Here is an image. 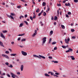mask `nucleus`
Here are the masks:
<instances>
[{"label": "nucleus", "instance_id": "obj_3", "mask_svg": "<svg viewBox=\"0 0 78 78\" xmlns=\"http://www.w3.org/2000/svg\"><path fill=\"white\" fill-rule=\"evenodd\" d=\"M70 40V39L69 38H68L67 39H65V43H66V44H69V42Z\"/></svg>", "mask_w": 78, "mask_h": 78}, {"label": "nucleus", "instance_id": "obj_53", "mask_svg": "<svg viewBox=\"0 0 78 78\" xmlns=\"http://www.w3.org/2000/svg\"><path fill=\"white\" fill-rule=\"evenodd\" d=\"M24 17L26 18L28 17V16L27 14H26L24 16Z\"/></svg>", "mask_w": 78, "mask_h": 78}, {"label": "nucleus", "instance_id": "obj_44", "mask_svg": "<svg viewBox=\"0 0 78 78\" xmlns=\"http://www.w3.org/2000/svg\"><path fill=\"white\" fill-rule=\"evenodd\" d=\"M2 56H3V57H5V56H6V55H5L4 54H2Z\"/></svg>", "mask_w": 78, "mask_h": 78}, {"label": "nucleus", "instance_id": "obj_59", "mask_svg": "<svg viewBox=\"0 0 78 78\" xmlns=\"http://www.w3.org/2000/svg\"><path fill=\"white\" fill-rule=\"evenodd\" d=\"M17 74L18 75H20V72H18V73H17Z\"/></svg>", "mask_w": 78, "mask_h": 78}, {"label": "nucleus", "instance_id": "obj_37", "mask_svg": "<svg viewBox=\"0 0 78 78\" xmlns=\"http://www.w3.org/2000/svg\"><path fill=\"white\" fill-rule=\"evenodd\" d=\"M71 12H68V14L69 15H70L71 14Z\"/></svg>", "mask_w": 78, "mask_h": 78}, {"label": "nucleus", "instance_id": "obj_2", "mask_svg": "<svg viewBox=\"0 0 78 78\" xmlns=\"http://www.w3.org/2000/svg\"><path fill=\"white\" fill-rule=\"evenodd\" d=\"M47 39L46 37H44L42 39V45L44 44V43H45V42L46 41V39Z\"/></svg>", "mask_w": 78, "mask_h": 78}, {"label": "nucleus", "instance_id": "obj_17", "mask_svg": "<svg viewBox=\"0 0 78 78\" xmlns=\"http://www.w3.org/2000/svg\"><path fill=\"white\" fill-rule=\"evenodd\" d=\"M43 15L44 16H45L46 15V13L45 12H43Z\"/></svg>", "mask_w": 78, "mask_h": 78}, {"label": "nucleus", "instance_id": "obj_45", "mask_svg": "<svg viewBox=\"0 0 78 78\" xmlns=\"http://www.w3.org/2000/svg\"><path fill=\"white\" fill-rule=\"evenodd\" d=\"M51 39L50 38V40H49V43H51Z\"/></svg>", "mask_w": 78, "mask_h": 78}, {"label": "nucleus", "instance_id": "obj_22", "mask_svg": "<svg viewBox=\"0 0 78 78\" xmlns=\"http://www.w3.org/2000/svg\"><path fill=\"white\" fill-rule=\"evenodd\" d=\"M30 20H32L33 21V18L32 16H30Z\"/></svg>", "mask_w": 78, "mask_h": 78}, {"label": "nucleus", "instance_id": "obj_49", "mask_svg": "<svg viewBox=\"0 0 78 78\" xmlns=\"http://www.w3.org/2000/svg\"><path fill=\"white\" fill-rule=\"evenodd\" d=\"M54 19V17L53 16H51V20H53Z\"/></svg>", "mask_w": 78, "mask_h": 78}, {"label": "nucleus", "instance_id": "obj_23", "mask_svg": "<svg viewBox=\"0 0 78 78\" xmlns=\"http://www.w3.org/2000/svg\"><path fill=\"white\" fill-rule=\"evenodd\" d=\"M23 26V23H21L20 24V26H19V27H22V26Z\"/></svg>", "mask_w": 78, "mask_h": 78}, {"label": "nucleus", "instance_id": "obj_7", "mask_svg": "<svg viewBox=\"0 0 78 78\" xmlns=\"http://www.w3.org/2000/svg\"><path fill=\"white\" fill-rule=\"evenodd\" d=\"M0 44L1 46L3 47H4V46L3 45L2 42L0 41Z\"/></svg>", "mask_w": 78, "mask_h": 78}, {"label": "nucleus", "instance_id": "obj_60", "mask_svg": "<svg viewBox=\"0 0 78 78\" xmlns=\"http://www.w3.org/2000/svg\"><path fill=\"white\" fill-rule=\"evenodd\" d=\"M20 38H18L17 41H20Z\"/></svg>", "mask_w": 78, "mask_h": 78}, {"label": "nucleus", "instance_id": "obj_38", "mask_svg": "<svg viewBox=\"0 0 78 78\" xmlns=\"http://www.w3.org/2000/svg\"><path fill=\"white\" fill-rule=\"evenodd\" d=\"M26 41V39H23L21 40L22 41Z\"/></svg>", "mask_w": 78, "mask_h": 78}, {"label": "nucleus", "instance_id": "obj_15", "mask_svg": "<svg viewBox=\"0 0 78 78\" xmlns=\"http://www.w3.org/2000/svg\"><path fill=\"white\" fill-rule=\"evenodd\" d=\"M44 75L45 76H50V75L48 74L45 73L44 74Z\"/></svg>", "mask_w": 78, "mask_h": 78}, {"label": "nucleus", "instance_id": "obj_33", "mask_svg": "<svg viewBox=\"0 0 78 78\" xmlns=\"http://www.w3.org/2000/svg\"><path fill=\"white\" fill-rule=\"evenodd\" d=\"M20 8H21V6H17V8L18 9H20Z\"/></svg>", "mask_w": 78, "mask_h": 78}, {"label": "nucleus", "instance_id": "obj_10", "mask_svg": "<svg viewBox=\"0 0 78 78\" xmlns=\"http://www.w3.org/2000/svg\"><path fill=\"white\" fill-rule=\"evenodd\" d=\"M16 54H12L10 55L11 56H15L16 55Z\"/></svg>", "mask_w": 78, "mask_h": 78}, {"label": "nucleus", "instance_id": "obj_64", "mask_svg": "<svg viewBox=\"0 0 78 78\" xmlns=\"http://www.w3.org/2000/svg\"><path fill=\"white\" fill-rule=\"evenodd\" d=\"M65 5L67 6H68V4L66 3Z\"/></svg>", "mask_w": 78, "mask_h": 78}, {"label": "nucleus", "instance_id": "obj_5", "mask_svg": "<svg viewBox=\"0 0 78 78\" xmlns=\"http://www.w3.org/2000/svg\"><path fill=\"white\" fill-rule=\"evenodd\" d=\"M22 55L24 56H27V52H24L23 51H22Z\"/></svg>", "mask_w": 78, "mask_h": 78}, {"label": "nucleus", "instance_id": "obj_13", "mask_svg": "<svg viewBox=\"0 0 78 78\" xmlns=\"http://www.w3.org/2000/svg\"><path fill=\"white\" fill-rule=\"evenodd\" d=\"M40 11V9L38 8L36 10V12L37 13H38Z\"/></svg>", "mask_w": 78, "mask_h": 78}, {"label": "nucleus", "instance_id": "obj_57", "mask_svg": "<svg viewBox=\"0 0 78 78\" xmlns=\"http://www.w3.org/2000/svg\"><path fill=\"white\" fill-rule=\"evenodd\" d=\"M7 17H8L10 18V16H9V15H7Z\"/></svg>", "mask_w": 78, "mask_h": 78}, {"label": "nucleus", "instance_id": "obj_62", "mask_svg": "<svg viewBox=\"0 0 78 78\" xmlns=\"http://www.w3.org/2000/svg\"><path fill=\"white\" fill-rule=\"evenodd\" d=\"M11 44H14V42H11Z\"/></svg>", "mask_w": 78, "mask_h": 78}, {"label": "nucleus", "instance_id": "obj_28", "mask_svg": "<svg viewBox=\"0 0 78 78\" xmlns=\"http://www.w3.org/2000/svg\"><path fill=\"white\" fill-rule=\"evenodd\" d=\"M24 22L26 23L27 25H28V23L27 21H24Z\"/></svg>", "mask_w": 78, "mask_h": 78}, {"label": "nucleus", "instance_id": "obj_36", "mask_svg": "<svg viewBox=\"0 0 78 78\" xmlns=\"http://www.w3.org/2000/svg\"><path fill=\"white\" fill-rule=\"evenodd\" d=\"M71 31L72 32H74L75 31V30L73 29H72L71 30Z\"/></svg>", "mask_w": 78, "mask_h": 78}, {"label": "nucleus", "instance_id": "obj_4", "mask_svg": "<svg viewBox=\"0 0 78 78\" xmlns=\"http://www.w3.org/2000/svg\"><path fill=\"white\" fill-rule=\"evenodd\" d=\"M10 74L12 76V77L13 78H15V77H17V76L16 75L14 74V73H10Z\"/></svg>", "mask_w": 78, "mask_h": 78}, {"label": "nucleus", "instance_id": "obj_18", "mask_svg": "<svg viewBox=\"0 0 78 78\" xmlns=\"http://www.w3.org/2000/svg\"><path fill=\"white\" fill-rule=\"evenodd\" d=\"M37 34V33H34V34L33 35H32V37H34Z\"/></svg>", "mask_w": 78, "mask_h": 78}, {"label": "nucleus", "instance_id": "obj_58", "mask_svg": "<svg viewBox=\"0 0 78 78\" xmlns=\"http://www.w3.org/2000/svg\"><path fill=\"white\" fill-rule=\"evenodd\" d=\"M44 12V10H42L41 11V12H40L41 14L43 13Z\"/></svg>", "mask_w": 78, "mask_h": 78}, {"label": "nucleus", "instance_id": "obj_51", "mask_svg": "<svg viewBox=\"0 0 78 78\" xmlns=\"http://www.w3.org/2000/svg\"><path fill=\"white\" fill-rule=\"evenodd\" d=\"M54 76H56V77H58V75H56L54 74Z\"/></svg>", "mask_w": 78, "mask_h": 78}, {"label": "nucleus", "instance_id": "obj_21", "mask_svg": "<svg viewBox=\"0 0 78 78\" xmlns=\"http://www.w3.org/2000/svg\"><path fill=\"white\" fill-rule=\"evenodd\" d=\"M56 43V41H53V42H52V44H55Z\"/></svg>", "mask_w": 78, "mask_h": 78}, {"label": "nucleus", "instance_id": "obj_40", "mask_svg": "<svg viewBox=\"0 0 78 78\" xmlns=\"http://www.w3.org/2000/svg\"><path fill=\"white\" fill-rule=\"evenodd\" d=\"M48 58L50 59H52L53 58L51 56H48Z\"/></svg>", "mask_w": 78, "mask_h": 78}, {"label": "nucleus", "instance_id": "obj_14", "mask_svg": "<svg viewBox=\"0 0 78 78\" xmlns=\"http://www.w3.org/2000/svg\"><path fill=\"white\" fill-rule=\"evenodd\" d=\"M58 19V17H57V16H54V20H57V19Z\"/></svg>", "mask_w": 78, "mask_h": 78}, {"label": "nucleus", "instance_id": "obj_6", "mask_svg": "<svg viewBox=\"0 0 78 78\" xmlns=\"http://www.w3.org/2000/svg\"><path fill=\"white\" fill-rule=\"evenodd\" d=\"M23 65H21V68H20L21 70V71H23Z\"/></svg>", "mask_w": 78, "mask_h": 78}, {"label": "nucleus", "instance_id": "obj_25", "mask_svg": "<svg viewBox=\"0 0 78 78\" xmlns=\"http://www.w3.org/2000/svg\"><path fill=\"white\" fill-rule=\"evenodd\" d=\"M57 6H61V4H57Z\"/></svg>", "mask_w": 78, "mask_h": 78}, {"label": "nucleus", "instance_id": "obj_26", "mask_svg": "<svg viewBox=\"0 0 78 78\" xmlns=\"http://www.w3.org/2000/svg\"><path fill=\"white\" fill-rule=\"evenodd\" d=\"M69 51H73V49H72V48H69Z\"/></svg>", "mask_w": 78, "mask_h": 78}, {"label": "nucleus", "instance_id": "obj_31", "mask_svg": "<svg viewBox=\"0 0 78 78\" xmlns=\"http://www.w3.org/2000/svg\"><path fill=\"white\" fill-rule=\"evenodd\" d=\"M53 34V31L51 30L50 31V34L51 35Z\"/></svg>", "mask_w": 78, "mask_h": 78}, {"label": "nucleus", "instance_id": "obj_48", "mask_svg": "<svg viewBox=\"0 0 78 78\" xmlns=\"http://www.w3.org/2000/svg\"><path fill=\"white\" fill-rule=\"evenodd\" d=\"M41 26H43L44 25L43 23L41 21Z\"/></svg>", "mask_w": 78, "mask_h": 78}, {"label": "nucleus", "instance_id": "obj_42", "mask_svg": "<svg viewBox=\"0 0 78 78\" xmlns=\"http://www.w3.org/2000/svg\"><path fill=\"white\" fill-rule=\"evenodd\" d=\"M70 52L69 50H67V51H66V53H68V52Z\"/></svg>", "mask_w": 78, "mask_h": 78}, {"label": "nucleus", "instance_id": "obj_61", "mask_svg": "<svg viewBox=\"0 0 78 78\" xmlns=\"http://www.w3.org/2000/svg\"><path fill=\"white\" fill-rule=\"evenodd\" d=\"M55 74H56V75H59V74L58 73H55Z\"/></svg>", "mask_w": 78, "mask_h": 78}, {"label": "nucleus", "instance_id": "obj_11", "mask_svg": "<svg viewBox=\"0 0 78 78\" xmlns=\"http://www.w3.org/2000/svg\"><path fill=\"white\" fill-rule=\"evenodd\" d=\"M25 35V34L24 33H23V34H19L18 35V36H23Z\"/></svg>", "mask_w": 78, "mask_h": 78}, {"label": "nucleus", "instance_id": "obj_34", "mask_svg": "<svg viewBox=\"0 0 78 78\" xmlns=\"http://www.w3.org/2000/svg\"><path fill=\"white\" fill-rule=\"evenodd\" d=\"M57 49V48L56 47H54V50H56Z\"/></svg>", "mask_w": 78, "mask_h": 78}, {"label": "nucleus", "instance_id": "obj_56", "mask_svg": "<svg viewBox=\"0 0 78 78\" xmlns=\"http://www.w3.org/2000/svg\"><path fill=\"white\" fill-rule=\"evenodd\" d=\"M66 16L67 18H69V16L68 15H66Z\"/></svg>", "mask_w": 78, "mask_h": 78}, {"label": "nucleus", "instance_id": "obj_63", "mask_svg": "<svg viewBox=\"0 0 78 78\" xmlns=\"http://www.w3.org/2000/svg\"><path fill=\"white\" fill-rule=\"evenodd\" d=\"M66 2V1L65 0H64L63 2H62L63 3H65V2Z\"/></svg>", "mask_w": 78, "mask_h": 78}, {"label": "nucleus", "instance_id": "obj_27", "mask_svg": "<svg viewBox=\"0 0 78 78\" xmlns=\"http://www.w3.org/2000/svg\"><path fill=\"white\" fill-rule=\"evenodd\" d=\"M5 53L7 54H8V53H9V52L8 51H7L5 52Z\"/></svg>", "mask_w": 78, "mask_h": 78}, {"label": "nucleus", "instance_id": "obj_19", "mask_svg": "<svg viewBox=\"0 0 78 78\" xmlns=\"http://www.w3.org/2000/svg\"><path fill=\"white\" fill-rule=\"evenodd\" d=\"M61 26L62 28L63 29H64L65 28V26L64 25H62Z\"/></svg>", "mask_w": 78, "mask_h": 78}, {"label": "nucleus", "instance_id": "obj_20", "mask_svg": "<svg viewBox=\"0 0 78 78\" xmlns=\"http://www.w3.org/2000/svg\"><path fill=\"white\" fill-rule=\"evenodd\" d=\"M5 57L6 58H7L8 59H9V57L8 56V55H6Z\"/></svg>", "mask_w": 78, "mask_h": 78}, {"label": "nucleus", "instance_id": "obj_32", "mask_svg": "<svg viewBox=\"0 0 78 78\" xmlns=\"http://www.w3.org/2000/svg\"><path fill=\"white\" fill-rule=\"evenodd\" d=\"M10 17L12 19H14V18H13V17L12 16L10 15Z\"/></svg>", "mask_w": 78, "mask_h": 78}, {"label": "nucleus", "instance_id": "obj_52", "mask_svg": "<svg viewBox=\"0 0 78 78\" xmlns=\"http://www.w3.org/2000/svg\"><path fill=\"white\" fill-rule=\"evenodd\" d=\"M51 76H52L54 75V73L51 72Z\"/></svg>", "mask_w": 78, "mask_h": 78}, {"label": "nucleus", "instance_id": "obj_54", "mask_svg": "<svg viewBox=\"0 0 78 78\" xmlns=\"http://www.w3.org/2000/svg\"><path fill=\"white\" fill-rule=\"evenodd\" d=\"M7 76H8V77H10V76L9 75V74H7Z\"/></svg>", "mask_w": 78, "mask_h": 78}, {"label": "nucleus", "instance_id": "obj_35", "mask_svg": "<svg viewBox=\"0 0 78 78\" xmlns=\"http://www.w3.org/2000/svg\"><path fill=\"white\" fill-rule=\"evenodd\" d=\"M62 47L63 48H66V46H64V45L62 46Z\"/></svg>", "mask_w": 78, "mask_h": 78}, {"label": "nucleus", "instance_id": "obj_24", "mask_svg": "<svg viewBox=\"0 0 78 78\" xmlns=\"http://www.w3.org/2000/svg\"><path fill=\"white\" fill-rule=\"evenodd\" d=\"M3 33H6L7 32V30H3Z\"/></svg>", "mask_w": 78, "mask_h": 78}, {"label": "nucleus", "instance_id": "obj_16", "mask_svg": "<svg viewBox=\"0 0 78 78\" xmlns=\"http://www.w3.org/2000/svg\"><path fill=\"white\" fill-rule=\"evenodd\" d=\"M7 66H9V67H11V68L13 67V66L12 65H10V66H9V65H8Z\"/></svg>", "mask_w": 78, "mask_h": 78}, {"label": "nucleus", "instance_id": "obj_46", "mask_svg": "<svg viewBox=\"0 0 78 78\" xmlns=\"http://www.w3.org/2000/svg\"><path fill=\"white\" fill-rule=\"evenodd\" d=\"M54 63H58V62L57 61H54Z\"/></svg>", "mask_w": 78, "mask_h": 78}, {"label": "nucleus", "instance_id": "obj_1", "mask_svg": "<svg viewBox=\"0 0 78 78\" xmlns=\"http://www.w3.org/2000/svg\"><path fill=\"white\" fill-rule=\"evenodd\" d=\"M39 56L36 55H33V56L35 57H37V58H38L41 59V58H42L43 59H45V57L42 55H39Z\"/></svg>", "mask_w": 78, "mask_h": 78}, {"label": "nucleus", "instance_id": "obj_30", "mask_svg": "<svg viewBox=\"0 0 78 78\" xmlns=\"http://www.w3.org/2000/svg\"><path fill=\"white\" fill-rule=\"evenodd\" d=\"M74 2H75L76 3H77L78 2V0H74Z\"/></svg>", "mask_w": 78, "mask_h": 78}, {"label": "nucleus", "instance_id": "obj_55", "mask_svg": "<svg viewBox=\"0 0 78 78\" xmlns=\"http://www.w3.org/2000/svg\"><path fill=\"white\" fill-rule=\"evenodd\" d=\"M41 14H42L41 13H40L39 14H38V16H40Z\"/></svg>", "mask_w": 78, "mask_h": 78}, {"label": "nucleus", "instance_id": "obj_39", "mask_svg": "<svg viewBox=\"0 0 78 78\" xmlns=\"http://www.w3.org/2000/svg\"><path fill=\"white\" fill-rule=\"evenodd\" d=\"M72 39H76V37H75V36H73L72 37Z\"/></svg>", "mask_w": 78, "mask_h": 78}, {"label": "nucleus", "instance_id": "obj_9", "mask_svg": "<svg viewBox=\"0 0 78 78\" xmlns=\"http://www.w3.org/2000/svg\"><path fill=\"white\" fill-rule=\"evenodd\" d=\"M70 58H72V59L73 60H75V58L73 56H70Z\"/></svg>", "mask_w": 78, "mask_h": 78}, {"label": "nucleus", "instance_id": "obj_8", "mask_svg": "<svg viewBox=\"0 0 78 78\" xmlns=\"http://www.w3.org/2000/svg\"><path fill=\"white\" fill-rule=\"evenodd\" d=\"M1 37H2V38H4V39L5 38L3 34H2V33L1 34Z\"/></svg>", "mask_w": 78, "mask_h": 78}, {"label": "nucleus", "instance_id": "obj_29", "mask_svg": "<svg viewBox=\"0 0 78 78\" xmlns=\"http://www.w3.org/2000/svg\"><path fill=\"white\" fill-rule=\"evenodd\" d=\"M11 15L12 16H14L15 15V14L14 13H11Z\"/></svg>", "mask_w": 78, "mask_h": 78}, {"label": "nucleus", "instance_id": "obj_43", "mask_svg": "<svg viewBox=\"0 0 78 78\" xmlns=\"http://www.w3.org/2000/svg\"><path fill=\"white\" fill-rule=\"evenodd\" d=\"M5 64L7 66H8L9 64V63L8 62H6V63H5Z\"/></svg>", "mask_w": 78, "mask_h": 78}, {"label": "nucleus", "instance_id": "obj_41", "mask_svg": "<svg viewBox=\"0 0 78 78\" xmlns=\"http://www.w3.org/2000/svg\"><path fill=\"white\" fill-rule=\"evenodd\" d=\"M36 16L33 15V19H35L36 18Z\"/></svg>", "mask_w": 78, "mask_h": 78}, {"label": "nucleus", "instance_id": "obj_47", "mask_svg": "<svg viewBox=\"0 0 78 78\" xmlns=\"http://www.w3.org/2000/svg\"><path fill=\"white\" fill-rule=\"evenodd\" d=\"M68 6H69V7L70 6V4L69 3H68Z\"/></svg>", "mask_w": 78, "mask_h": 78}, {"label": "nucleus", "instance_id": "obj_12", "mask_svg": "<svg viewBox=\"0 0 78 78\" xmlns=\"http://www.w3.org/2000/svg\"><path fill=\"white\" fill-rule=\"evenodd\" d=\"M46 5V3L45 2H43L42 3V5L43 6H45Z\"/></svg>", "mask_w": 78, "mask_h": 78}, {"label": "nucleus", "instance_id": "obj_50", "mask_svg": "<svg viewBox=\"0 0 78 78\" xmlns=\"http://www.w3.org/2000/svg\"><path fill=\"white\" fill-rule=\"evenodd\" d=\"M57 13L58 14V15H59V11L58 10H57Z\"/></svg>", "mask_w": 78, "mask_h": 78}]
</instances>
